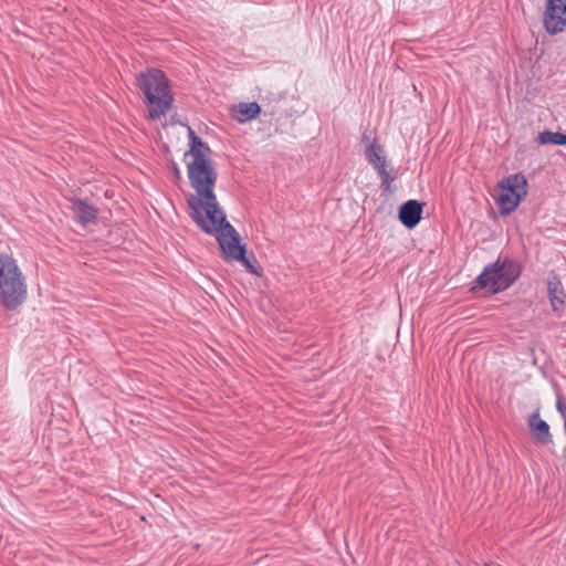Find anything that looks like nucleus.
Returning a JSON list of instances; mask_svg holds the SVG:
<instances>
[{"mask_svg": "<svg viewBox=\"0 0 566 566\" xmlns=\"http://www.w3.org/2000/svg\"><path fill=\"white\" fill-rule=\"evenodd\" d=\"M187 174L190 186L196 193L188 198L190 216L195 220L212 226L207 216L219 212L221 207L214 195L217 171L211 160H191L187 164Z\"/></svg>", "mask_w": 566, "mask_h": 566, "instance_id": "1", "label": "nucleus"}, {"mask_svg": "<svg viewBox=\"0 0 566 566\" xmlns=\"http://www.w3.org/2000/svg\"><path fill=\"white\" fill-rule=\"evenodd\" d=\"M27 298V280L12 255L0 252V304L15 311Z\"/></svg>", "mask_w": 566, "mask_h": 566, "instance_id": "2", "label": "nucleus"}, {"mask_svg": "<svg viewBox=\"0 0 566 566\" xmlns=\"http://www.w3.org/2000/svg\"><path fill=\"white\" fill-rule=\"evenodd\" d=\"M138 86L148 103V116L157 119L171 107L172 95L166 75L159 70H148L138 76Z\"/></svg>", "mask_w": 566, "mask_h": 566, "instance_id": "3", "label": "nucleus"}, {"mask_svg": "<svg viewBox=\"0 0 566 566\" xmlns=\"http://www.w3.org/2000/svg\"><path fill=\"white\" fill-rule=\"evenodd\" d=\"M207 220L213 224L203 223L200 218L195 220L198 227L208 234H217V240L222 255L228 261L243 259L245 245L240 243V235L237 230L227 221L222 209L219 212L207 216Z\"/></svg>", "mask_w": 566, "mask_h": 566, "instance_id": "4", "label": "nucleus"}, {"mask_svg": "<svg viewBox=\"0 0 566 566\" xmlns=\"http://www.w3.org/2000/svg\"><path fill=\"white\" fill-rule=\"evenodd\" d=\"M520 274L521 269L516 262L499 259L493 264L485 266L483 272L478 276L476 283L481 287L497 293L509 289L517 280Z\"/></svg>", "mask_w": 566, "mask_h": 566, "instance_id": "5", "label": "nucleus"}, {"mask_svg": "<svg viewBox=\"0 0 566 566\" xmlns=\"http://www.w3.org/2000/svg\"><path fill=\"white\" fill-rule=\"evenodd\" d=\"M526 186V178L521 174L510 175L500 181L501 192L497 198V205L501 214H510L518 207L527 193Z\"/></svg>", "mask_w": 566, "mask_h": 566, "instance_id": "6", "label": "nucleus"}, {"mask_svg": "<svg viewBox=\"0 0 566 566\" xmlns=\"http://www.w3.org/2000/svg\"><path fill=\"white\" fill-rule=\"evenodd\" d=\"M544 27L551 34L562 32L566 27V0H548L544 14Z\"/></svg>", "mask_w": 566, "mask_h": 566, "instance_id": "7", "label": "nucleus"}, {"mask_svg": "<svg viewBox=\"0 0 566 566\" xmlns=\"http://www.w3.org/2000/svg\"><path fill=\"white\" fill-rule=\"evenodd\" d=\"M547 294L553 312L559 315L565 306L566 293L555 273H551L547 277Z\"/></svg>", "mask_w": 566, "mask_h": 566, "instance_id": "8", "label": "nucleus"}, {"mask_svg": "<svg viewBox=\"0 0 566 566\" xmlns=\"http://www.w3.org/2000/svg\"><path fill=\"white\" fill-rule=\"evenodd\" d=\"M422 203L408 200L399 209V220L408 229L415 228L421 220Z\"/></svg>", "mask_w": 566, "mask_h": 566, "instance_id": "9", "label": "nucleus"}, {"mask_svg": "<svg viewBox=\"0 0 566 566\" xmlns=\"http://www.w3.org/2000/svg\"><path fill=\"white\" fill-rule=\"evenodd\" d=\"M528 428L533 438L542 443L547 444L552 442V434L549 426L545 420H542L538 412L533 413L528 419Z\"/></svg>", "mask_w": 566, "mask_h": 566, "instance_id": "10", "label": "nucleus"}, {"mask_svg": "<svg viewBox=\"0 0 566 566\" xmlns=\"http://www.w3.org/2000/svg\"><path fill=\"white\" fill-rule=\"evenodd\" d=\"M71 210L74 219L84 227L94 223L96 220V210L82 200L73 201Z\"/></svg>", "mask_w": 566, "mask_h": 566, "instance_id": "11", "label": "nucleus"}, {"mask_svg": "<svg viewBox=\"0 0 566 566\" xmlns=\"http://www.w3.org/2000/svg\"><path fill=\"white\" fill-rule=\"evenodd\" d=\"M188 133L190 139V150L186 154V156H191L192 160H210L208 157L210 151L208 145L205 144L190 127H188Z\"/></svg>", "mask_w": 566, "mask_h": 566, "instance_id": "12", "label": "nucleus"}, {"mask_svg": "<svg viewBox=\"0 0 566 566\" xmlns=\"http://www.w3.org/2000/svg\"><path fill=\"white\" fill-rule=\"evenodd\" d=\"M261 112V107L256 102L240 103L233 111L232 116L240 123L254 119Z\"/></svg>", "mask_w": 566, "mask_h": 566, "instance_id": "13", "label": "nucleus"}, {"mask_svg": "<svg viewBox=\"0 0 566 566\" xmlns=\"http://www.w3.org/2000/svg\"><path fill=\"white\" fill-rule=\"evenodd\" d=\"M368 163L378 171L387 170V160L380 145L370 144L366 151Z\"/></svg>", "mask_w": 566, "mask_h": 566, "instance_id": "14", "label": "nucleus"}, {"mask_svg": "<svg viewBox=\"0 0 566 566\" xmlns=\"http://www.w3.org/2000/svg\"><path fill=\"white\" fill-rule=\"evenodd\" d=\"M541 145H566V133L544 130L537 135Z\"/></svg>", "mask_w": 566, "mask_h": 566, "instance_id": "15", "label": "nucleus"}, {"mask_svg": "<svg viewBox=\"0 0 566 566\" xmlns=\"http://www.w3.org/2000/svg\"><path fill=\"white\" fill-rule=\"evenodd\" d=\"M380 178H381V186L385 187V189H389L390 187V182L392 181V179L390 178L389 176V172L387 170H384V171H380L378 172Z\"/></svg>", "mask_w": 566, "mask_h": 566, "instance_id": "16", "label": "nucleus"}, {"mask_svg": "<svg viewBox=\"0 0 566 566\" xmlns=\"http://www.w3.org/2000/svg\"><path fill=\"white\" fill-rule=\"evenodd\" d=\"M556 409L560 413L562 418L566 419V406L559 398L557 399V402H556Z\"/></svg>", "mask_w": 566, "mask_h": 566, "instance_id": "17", "label": "nucleus"}, {"mask_svg": "<svg viewBox=\"0 0 566 566\" xmlns=\"http://www.w3.org/2000/svg\"><path fill=\"white\" fill-rule=\"evenodd\" d=\"M238 261L242 262L245 269L251 273H256L254 266L250 263V261L245 258V253L243 254V259H239Z\"/></svg>", "mask_w": 566, "mask_h": 566, "instance_id": "18", "label": "nucleus"}, {"mask_svg": "<svg viewBox=\"0 0 566 566\" xmlns=\"http://www.w3.org/2000/svg\"><path fill=\"white\" fill-rule=\"evenodd\" d=\"M175 175H177V177H179V169L178 168H176Z\"/></svg>", "mask_w": 566, "mask_h": 566, "instance_id": "19", "label": "nucleus"}, {"mask_svg": "<svg viewBox=\"0 0 566 566\" xmlns=\"http://www.w3.org/2000/svg\"><path fill=\"white\" fill-rule=\"evenodd\" d=\"M484 566H500V565H489V564H485Z\"/></svg>", "mask_w": 566, "mask_h": 566, "instance_id": "20", "label": "nucleus"}]
</instances>
